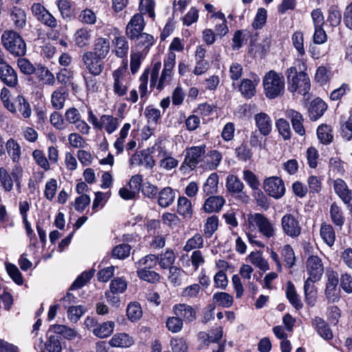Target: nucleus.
I'll return each mask as SVG.
<instances>
[{
	"label": "nucleus",
	"instance_id": "nucleus-1",
	"mask_svg": "<svg viewBox=\"0 0 352 352\" xmlns=\"http://www.w3.org/2000/svg\"><path fill=\"white\" fill-rule=\"evenodd\" d=\"M175 60L176 54L173 52H169L164 60V67L160 77L159 73L162 67L161 62L158 61L153 64L151 73V87L156 86L157 90L162 91L170 83L176 63Z\"/></svg>",
	"mask_w": 352,
	"mask_h": 352
},
{
	"label": "nucleus",
	"instance_id": "nucleus-2",
	"mask_svg": "<svg viewBox=\"0 0 352 352\" xmlns=\"http://www.w3.org/2000/svg\"><path fill=\"white\" fill-rule=\"evenodd\" d=\"M288 84V90L292 93L298 91L305 96L310 90V80L307 73L303 71L298 72L294 66L290 67L285 71Z\"/></svg>",
	"mask_w": 352,
	"mask_h": 352
},
{
	"label": "nucleus",
	"instance_id": "nucleus-3",
	"mask_svg": "<svg viewBox=\"0 0 352 352\" xmlns=\"http://www.w3.org/2000/svg\"><path fill=\"white\" fill-rule=\"evenodd\" d=\"M263 85L265 96L270 99H274L284 93V76L281 73L270 70L264 76Z\"/></svg>",
	"mask_w": 352,
	"mask_h": 352
},
{
	"label": "nucleus",
	"instance_id": "nucleus-4",
	"mask_svg": "<svg viewBox=\"0 0 352 352\" xmlns=\"http://www.w3.org/2000/svg\"><path fill=\"white\" fill-rule=\"evenodd\" d=\"M1 43L14 57H22L26 54V43L21 36L14 30H5L1 35Z\"/></svg>",
	"mask_w": 352,
	"mask_h": 352
},
{
	"label": "nucleus",
	"instance_id": "nucleus-5",
	"mask_svg": "<svg viewBox=\"0 0 352 352\" xmlns=\"http://www.w3.org/2000/svg\"><path fill=\"white\" fill-rule=\"evenodd\" d=\"M250 227H256L265 237L270 239L276 234V228L274 224L263 214L254 213L248 217Z\"/></svg>",
	"mask_w": 352,
	"mask_h": 352
},
{
	"label": "nucleus",
	"instance_id": "nucleus-6",
	"mask_svg": "<svg viewBox=\"0 0 352 352\" xmlns=\"http://www.w3.org/2000/svg\"><path fill=\"white\" fill-rule=\"evenodd\" d=\"M206 148L205 144L187 148L180 169L185 167H188L190 170L195 169L199 163L204 161L206 157Z\"/></svg>",
	"mask_w": 352,
	"mask_h": 352
},
{
	"label": "nucleus",
	"instance_id": "nucleus-7",
	"mask_svg": "<svg viewBox=\"0 0 352 352\" xmlns=\"http://www.w3.org/2000/svg\"><path fill=\"white\" fill-rule=\"evenodd\" d=\"M280 226L283 233L292 239L301 234L302 227L298 219L292 214H285L280 219Z\"/></svg>",
	"mask_w": 352,
	"mask_h": 352
},
{
	"label": "nucleus",
	"instance_id": "nucleus-8",
	"mask_svg": "<svg viewBox=\"0 0 352 352\" xmlns=\"http://www.w3.org/2000/svg\"><path fill=\"white\" fill-rule=\"evenodd\" d=\"M31 11L36 19L45 26L55 29L58 26L56 19L40 3H34Z\"/></svg>",
	"mask_w": 352,
	"mask_h": 352
},
{
	"label": "nucleus",
	"instance_id": "nucleus-9",
	"mask_svg": "<svg viewBox=\"0 0 352 352\" xmlns=\"http://www.w3.org/2000/svg\"><path fill=\"white\" fill-rule=\"evenodd\" d=\"M82 61L89 74L93 76H99L104 70L103 58L95 56L91 51H87L82 54Z\"/></svg>",
	"mask_w": 352,
	"mask_h": 352
},
{
	"label": "nucleus",
	"instance_id": "nucleus-10",
	"mask_svg": "<svg viewBox=\"0 0 352 352\" xmlns=\"http://www.w3.org/2000/svg\"><path fill=\"white\" fill-rule=\"evenodd\" d=\"M263 188L268 195L276 199L281 198L285 193V187L283 179L276 176L265 179Z\"/></svg>",
	"mask_w": 352,
	"mask_h": 352
},
{
	"label": "nucleus",
	"instance_id": "nucleus-11",
	"mask_svg": "<svg viewBox=\"0 0 352 352\" xmlns=\"http://www.w3.org/2000/svg\"><path fill=\"white\" fill-rule=\"evenodd\" d=\"M123 68H119L115 70L113 73V92L116 95L119 97H122L125 96L127 93L129 89L128 82L124 78L123 69H126L128 67L127 60H123Z\"/></svg>",
	"mask_w": 352,
	"mask_h": 352
},
{
	"label": "nucleus",
	"instance_id": "nucleus-12",
	"mask_svg": "<svg viewBox=\"0 0 352 352\" xmlns=\"http://www.w3.org/2000/svg\"><path fill=\"white\" fill-rule=\"evenodd\" d=\"M0 80L9 87H15L18 85V76L16 72L1 56Z\"/></svg>",
	"mask_w": 352,
	"mask_h": 352
},
{
	"label": "nucleus",
	"instance_id": "nucleus-13",
	"mask_svg": "<svg viewBox=\"0 0 352 352\" xmlns=\"http://www.w3.org/2000/svg\"><path fill=\"white\" fill-rule=\"evenodd\" d=\"M145 26V22L142 14H134L126 27L125 34L131 40H135L139 34L142 33Z\"/></svg>",
	"mask_w": 352,
	"mask_h": 352
},
{
	"label": "nucleus",
	"instance_id": "nucleus-14",
	"mask_svg": "<svg viewBox=\"0 0 352 352\" xmlns=\"http://www.w3.org/2000/svg\"><path fill=\"white\" fill-rule=\"evenodd\" d=\"M307 271L310 279L314 281L319 280L324 272L322 261L318 256H309L306 262Z\"/></svg>",
	"mask_w": 352,
	"mask_h": 352
},
{
	"label": "nucleus",
	"instance_id": "nucleus-15",
	"mask_svg": "<svg viewBox=\"0 0 352 352\" xmlns=\"http://www.w3.org/2000/svg\"><path fill=\"white\" fill-rule=\"evenodd\" d=\"M327 274V283L325 289V296L329 300L336 302L339 300L337 292V286L339 282L338 274L334 271H329Z\"/></svg>",
	"mask_w": 352,
	"mask_h": 352
},
{
	"label": "nucleus",
	"instance_id": "nucleus-16",
	"mask_svg": "<svg viewBox=\"0 0 352 352\" xmlns=\"http://www.w3.org/2000/svg\"><path fill=\"white\" fill-rule=\"evenodd\" d=\"M336 193L346 204L352 212V190L349 189L346 183L341 179H337L333 182Z\"/></svg>",
	"mask_w": 352,
	"mask_h": 352
},
{
	"label": "nucleus",
	"instance_id": "nucleus-17",
	"mask_svg": "<svg viewBox=\"0 0 352 352\" xmlns=\"http://www.w3.org/2000/svg\"><path fill=\"white\" fill-rule=\"evenodd\" d=\"M173 310L175 315L179 316L183 322H192L196 320V311L189 305L177 304L173 306Z\"/></svg>",
	"mask_w": 352,
	"mask_h": 352
},
{
	"label": "nucleus",
	"instance_id": "nucleus-18",
	"mask_svg": "<svg viewBox=\"0 0 352 352\" xmlns=\"http://www.w3.org/2000/svg\"><path fill=\"white\" fill-rule=\"evenodd\" d=\"M151 152H155L157 151L159 152V155L163 157L160 162V167L166 170H170L177 166L178 161L176 159L168 156L166 151L162 146L160 143H155V145L151 147Z\"/></svg>",
	"mask_w": 352,
	"mask_h": 352
},
{
	"label": "nucleus",
	"instance_id": "nucleus-19",
	"mask_svg": "<svg viewBox=\"0 0 352 352\" xmlns=\"http://www.w3.org/2000/svg\"><path fill=\"white\" fill-rule=\"evenodd\" d=\"M286 116L290 120L294 131L299 135H304L305 129L303 126L304 118L302 115L297 111L289 109L286 111Z\"/></svg>",
	"mask_w": 352,
	"mask_h": 352
},
{
	"label": "nucleus",
	"instance_id": "nucleus-20",
	"mask_svg": "<svg viewBox=\"0 0 352 352\" xmlns=\"http://www.w3.org/2000/svg\"><path fill=\"white\" fill-rule=\"evenodd\" d=\"M256 126L261 135H268L272 129V120L265 113L261 112L254 116Z\"/></svg>",
	"mask_w": 352,
	"mask_h": 352
},
{
	"label": "nucleus",
	"instance_id": "nucleus-21",
	"mask_svg": "<svg viewBox=\"0 0 352 352\" xmlns=\"http://www.w3.org/2000/svg\"><path fill=\"white\" fill-rule=\"evenodd\" d=\"M259 83V78L256 76L253 80L244 78L242 80L239 90L246 98H251L256 94V87Z\"/></svg>",
	"mask_w": 352,
	"mask_h": 352
},
{
	"label": "nucleus",
	"instance_id": "nucleus-22",
	"mask_svg": "<svg viewBox=\"0 0 352 352\" xmlns=\"http://www.w3.org/2000/svg\"><path fill=\"white\" fill-rule=\"evenodd\" d=\"M68 96V91L65 87H60L54 90L51 96V102L52 107L60 110L64 107L66 98Z\"/></svg>",
	"mask_w": 352,
	"mask_h": 352
},
{
	"label": "nucleus",
	"instance_id": "nucleus-23",
	"mask_svg": "<svg viewBox=\"0 0 352 352\" xmlns=\"http://www.w3.org/2000/svg\"><path fill=\"white\" fill-rule=\"evenodd\" d=\"M110 51V42L108 38L99 37L96 39L92 54L102 58H105Z\"/></svg>",
	"mask_w": 352,
	"mask_h": 352
},
{
	"label": "nucleus",
	"instance_id": "nucleus-24",
	"mask_svg": "<svg viewBox=\"0 0 352 352\" xmlns=\"http://www.w3.org/2000/svg\"><path fill=\"white\" fill-rule=\"evenodd\" d=\"M175 199V190L170 187H165L158 193L157 203L162 208H167L174 202Z\"/></svg>",
	"mask_w": 352,
	"mask_h": 352
},
{
	"label": "nucleus",
	"instance_id": "nucleus-25",
	"mask_svg": "<svg viewBox=\"0 0 352 352\" xmlns=\"http://www.w3.org/2000/svg\"><path fill=\"white\" fill-rule=\"evenodd\" d=\"M285 294L291 305L296 310H300L302 308L303 304L296 292L294 285L291 281H288L286 284Z\"/></svg>",
	"mask_w": 352,
	"mask_h": 352
},
{
	"label": "nucleus",
	"instance_id": "nucleus-26",
	"mask_svg": "<svg viewBox=\"0 0 352 352\" xmlns=\"http://www.w3.org/2000/svg\"><path fill=\"white\" fill-rule=\"evenodd\" d=\"M112 43L114 46L113 52H115L117 57L124 58L127 56L129 49V43L124 36H116L113 39Z\"/></svg>",
	"mask_w": 352,
	"mask_h": 352
},
{
	"label": "nucleus",
	"instance_id": "nucleus-27",
	"mask_svg": "<svg viewBox=\"0 0 352 352\" xmlns=\"http://www.w3.org/2000/svg\"><path fill=\"white\" fill-rule=\"evenodd\" d=\"M119 119L111 115L104 114L100 116V129H104L109 134L115 132L119 126Z\"/></svg>",
	"mask_w": 352,
	"mask_h": 352
},
{
	"label": "nucleus",
	"instance_id": "nucleus-28",
	"mask_svg": "<svg viewBox=\"0 0 352 352\" xmlns=\"http://www.w3.org/2000/svg\"><path fill=\"white\" fill-rule=\"evenodd\" d=\"M13 162H19L21 155V147L13 138H10L6 143L5 149Z\"/></svg>",
	"mask_w": 352,
	"mask_h": 352
},
{
	"label": "nucleus",
	"instance_id": "nucleus-29",
	"mask_svg": "<svg viewBox=\"0 0 352 352\" xmlns=\"http://www.w3.org/2000/svg\"><path fill=\"white\" fill-rule=\"evenodd\" d=\"M320 235L322 241L329 247H332L336 241V232L333 226L323 223L320 229Z\"/></svg>",
	"mask_w": 352,
	"mask_h": 352
},
{
	"label": "nucleus",
	"instance_id": "nucleus-30",
	"mask_svg": "<svg viewBox=\"0 0 352 352\" xmlns=\"http://www.w3.org/2000/svg\"><path fill=\"white\" fill-rule=\"evenodd\" d=\"M225 200L219 196H211L206 201L203 209L206 212H219L224 205Z\"/></svg>",
	"mask_w": 352,
	"mask_h": 352
},
{
	"label": "nucleus",
	"instance_id": "nucleus-31",
	"mask_svg": "<svg viewBox=\"0 0 352 352\" xmlns=\"http://www.w3.org/2000/svg\"><path fill=\"white\" fill-rule=\"evenodd\" d=\"M327 109V105L322 99L316 98L310 104L309 115L311 118L317 120L324 114Z\"/></svg>",
	"mask_w": 352,
	"mask_h": 352
},
{
	"label": "nucleus",
	"instance_id": "nucleus-32",
	"mask_svg": "<svg viewBox=\"0 0 352 352\" xmlns=\"http://www.w3.org/2000/svg\"><path fill=\"white\" fill-rule=\"evenodd\" d=\"M38 80L46 85L52 86L55 83L54 74L45 66L38 65L34 73Z\"/></svg>",
	"mask_w": 352,
	"mask_h": 352
},
{
	"label": "nucleus",
	"instance_id": "nucleus-33",
	"mask_svg": "<svg viewBox=\"0 0 352 352\" xmlns=\"http://www.w3.org/2000/svg\"><path fill=\"white\" fill-rule=\"evenodd\" d=\"M177 212L185 219H190L193 210L190 200L186 197H179L177 201Z\"/></svg>",
	"mask_w": 352,
	"mask_h": 352
},
{
	"label": "nucleus",
	"instance_id": "nucleus-34",
	"mask_svg": "<svg viewBox=\"0 0 352 352\" xmlns=\"http://www.w3.org/2000/svg\"><path fill=\"white\" fill-rule=\"evenodd\" d=\"M226 187L229 192L239 194L243 191L245 186L236 175H229L226 178Z\"/></svg>",
	"mask_w": 352,
	"mask_h": 352
},
{
	"label": "nucleus",
	"instance_id": "nucleus-35",
	"mask_svg": "<svg viewBox=\"0 0 352 352\" xmlns=\"http://www.w3.org/2000/svg\"><path fill=\"white\" fill-rule=\"evenodd\" d=\"M340 135L343 139L349 141L352 139V109L349 111V116L346 119L341 118L340 121Z\"/></svg>",
	"mask_w": 352,
	"mask_h": 352
},
{
	"label": "nucleus",
	"instance_id": "nucleus-36",
	"mask_svg": "<svg viewBox=\"0 0 352 352\" xmlns=\"http://www.w3.org/2000/svg\"><path fill=\"white\" fill-rule=\"evenodd\" d=\"M15 107L16 112H19L22 118L26 119L29 118L32 115V109L30 103L22 96H18L15 99Z\"/></svg>",
	"mask_w": 352,
	"mask_h": 352
},
{
	"label": "nucleus",
	"instance_id": "nucleus-37",
	"mask_svg": "<svg viewBox=\"0 0 352 352\" xmlns=\"http://www.w3.org/2000/svg\"><path fill=\"white\" fill-rule=\"evenodd\" d=\"M316 281H314L313 280L310 279V278H308L305 281L304 284L305 301L307 303V305L310 306H314L316 302V296L317 292L314 285V283Z\"/></svg>",
	"mask_w": 352,
	"mask_h": 352
},
{
	"label": "nucleus",
	"instance_id": "nucleus-38",
	"mask_svg": "<svg viewBox=\"0 0 352 352\" xmlns=\"http://www.w3.org/2000/svg\"><path fill=\"white\" fill-rule=\"evenodd\" d=\"M91 30L87 28H80L74 34V42L78 47L87 46L90 43Z\"/></svg>",
	"mask_w": 352,
	"mask_h": 352
},
{
	"label": "nucleus",
	"instance_id": "nucleus-39",
	"mask_svg": "<svg viewBox=\"0 0 352 352\" xmlns=\"http://www.w3.org/2000/svg\"><path fill=\"white\" fill-rule=\"evenodd\" d=\"M133 343L132 338L126 333L115 334L109 341V344L113 347H129Z\"/></svg>",
	"mask_w": 352,
	"mask_h": 352
},
{
	"label": "nucleus",
	"instance_id": "nucleus-40",
	"mask_svg": "<svg viewBox=\"0 0 352 352\" xmlns=\"http://www.w3.org/2000/svg\"><path fill=\"white\" fill-rule=\"evenodd\" d=\"M329 214L333 223L336 226L342 228L344 223L345 219L341 208L336 203L331 204L329 210Z\"/></svg>",
	"mask_w": 352,
	"mask_h": 352
},
{
	"label": "nucleus",
	"instance_id": "nucleus-41",
	"mask_svg": "<svg viewBox=\"0 0 352 352\" xmlns=\"http://www.w3.org/2000/svg\"><path fill=\"white\" fill-rule=\"evenodd\" d=\"M218 184V175L215 173L210 174L203 186V191L206 195L216 194L217 192Z\"/></svg>",
	"mask_w": 352,
	"mask_h": 352
},
{
	"label": "nucleus",
	"instance_id": "nucleus-42",
	"mask_svg": "<svg viewBox=\"0 0 352 352\" xmlns=\"http://www.w3.org/2000/svg\"><path fill=\"white\" fill-rule=\"evenodd\" d=\"M56 4L62 17L67 21H70L74 16L72 3L68 0H58Z\"/></svg>",
	"mask_w": 352,
	"mask_h": 352
},
{
	"label": "nucleus",
	"instance_id": "nucleus-43",
	"mask_svg": "<svg viewBox=\"0 0 352 352\" xmlns=\"http://www.w3.org/2000/svg\"><path fill=\"white\" fill-rule=\"evenodd\" d=\"M11 19L17 29H22L26 25V14L18 7H13L11 12Z\"/></svg>",
	"mask_w": 352,
	"mask_h": 352
},
{
	"label": "nucleus",
	"instance_id": "nucleus-44",
	"mask_svg": "<svg viewBox=\"0 0 352 352\" xmlns=\"http://www.w3.org/2000/svg\"><path fill=\"white\" fill-rule=\"evenodd\" d=\"M114 322L112 321L104 322L93 329L94 334L100 338L109 336L113 331Z\"/></svg>",
	"mask_w": 352,
	"mask_h": 352
},
{
	"label": "nucleus",
	"instance_id": "nucleus-45",
	"mask_svg": "<svg viewBox=\"0 0 352 352\" xmlns=\"http://www.w3.org/2000/svg\"><path fill=\"white\" fill-rule=\"evenodd\" d=\"M52 330H53L54 333H56L60 336H63L65 338L70 340L74 339L78 335L77 332L74 329L65 325L57 324L52 326L50 327L49 331Z\"/></svg>",
	"mask_w": 352,
	"mask_h": 352
},
{
	"label": "nucleus",
	"instance_id": "nucleus-46",
	"mask_svg": "<svg viewBox=\"0 0 352 352\" xmlns=\"http://www.w3.org/2000/svg\"><path fill=\"white\" fill-rule=\"evenodd\" d=\"M158 263L162 269H168L173 266V264L175 261V255L172 250H166L164 253L159 254L157 256Z\"/></svg>",
	"mask_w": 352,
	"mask_h": 352
},
{
	"label": "nucleus",
	"instance_id": "nucleus-47",
	"mask_svg": "<svg viewBox=\"0 0 352 352\" xmlns=\"http://www.w3.org/2000/svg\"><path fill=\"white\" fill-rule=\"evenodd\" d=\"M61 337L58 334L50 335L45 343V349L47 352H61Z\"/></svg>",
	"mask_w": 352,
	"mask_h": 352
},
{
	"label": "nucleus",
	"instance_id": "nucleus-48",
	"mask_svg": "<svg viewBox=\"0 0 352 352\" xmlns=\"http://www.w3.org/2000/svg\"><path fill=\"white\" fill-rule=\"evenodd\" d=\"M317 135L320 142L323 144H330L333 138L331 128L326 124L318 126L317 129Z\"/></svg>",
	"mask_w": 352,
	"mask_h": 352
},
{
	"label": "nucleus",
	"instance_id": "nucleus-49",
	"mask_svg": "<svg viewBox=\"0 0 352 352\" xmlns=\"http://www.w3.org/2000/svg\"><path fill=\"white\" fill-rule=\"evenodd\" d=\"M213 301L219 306L230 307L233 303V297L226 292H217L212 296Z\"/></svg>",
	"mask_w": 352,
	"mask_h": 352
},
{
	"label": "nucleus",
	"instance_id": "nucleus-50",
	"mask_svg": "<svg viewBox=\"0 0 352 352\" xmlns=\"http://www.w3.org/2000/svg\"><path fill=\"white\" fill-rule=\"evenodd\" d=\"M204 247V239L202 236L197 233L193 236L187 240L184 250L185 252H190L195 249H200Z\"/></svg>",
	"mask_w": 352,
	"mask_h": 352
},
{
	"label": "nucleus",
	"instance_id": "nucleus-51",
	"mask_svg": "<svg viewBox=\"0 0 352 352\" xmlns=\"http://www.w3.org/2000/svg\"><path fill=\"white\" fill-rule=\"evenodd\" d=\"M131 250V245L126 243H122L113 248L111 254L115 258L123 260L129 256Z\"/></svg>",
	"mask_w": 352,
	"mask_h": 352
},
{
	"label": "nucleus",
	"instance_id": "nucleus-52",
	"mask_svg": "<svg viewBox=\"0 0 352 352\" xmlns=\"http://www.w3.org/2000/svg\"><path fill=\"white\" fill-rule=\"evenodd\" d=\"M249 259L254 265L264 272L270 269L268 262L259 252H251L249 255Z\"/></svg>",
	"mask_w": 352,
	"mask_h": 352
},
{
	"label": "nucleus",
	"instance_id": "nucleus-53",
	"mask_svg": "<svg viewBox=\"0 0 352 352\" xmlns=\"http://www.w3.org/2000/svg\"><path fill=\"white\" fill-rule=\"evenodd\" d=\"M219 226V219L217 216L212 215L206 219L204 224V232L207 238H210L214 232L217 230Z\"/></svg>",
	"mask_w": 352,
	"mask_h": 352
},
{
	"label": "nucleus",
	"instance_id": "nucleus-54",
	"mask_svg": "<svg viewBox=\"0 0 352 352\" xmlns=\"http://www.w3.org/2000/svg\"><path fill=\"white\" fill-rule=\"evenodd\" d=\"M157 263V257L155 254H148L139 260L136 266L138 269H153Z\"/></svg>",
	"mask_w": 352,
	"mask_h": 352
},
{
	"label": "nucleus",
	"instance_id": "nucleus-55",
	"mask_svg": "<svg viewBox=\"0 0 352 352\" xmlns=\"http://www.w3.org/2000/svg\"><path fill=\"white\" fill-rule=\"evenodd\" d=\"M137 274L140 279L149 283H154L160 279V275L151 269L140 268L138 269Z\"/></svg>",
	"mask_w": 352,
	"mask_h": 352
},
{
	"label": "nucleus",
	"instance_id": "nucleus-56",
	"mask_svg": "<svg viewBox=\"0 0 352 352\" xmlns=\"http://www.w3.org/2000/svg\"><path fill=\"white\" fill-rule=\"evenodd\" d=\"M126 315L133 322L138 320L142 315V309L138 302H130L126 309Z\"/></svg>",
	"mask_w": 352,
	"mask_h": 352
},
{
	"label": "nucleus",
	"instance_id": "nucleus-57",
	"mask_svg": "<svg viewBox=\"0 0 352 352\" xmlns=\"http://www.w3.org/2000/svg\"><path fill=\"white\" fill-rule=\"evenodd\" d=\"M281 255L283 257L285 265L288 268H291L294 265L296 258L294 252L290 245L287 244L283 246Z\"/></svg>",
	"mask_w": 352,
	"mask_h": 352
},
{
	"label": "nucleus",
	"instance_id": "nucleus-58",
	"mask_svg": "<svg viewBox=\"0 0 352 352\" xmlns=\"http://www.w3.org/2000/svg\"><path fill=\"white\" fill-rule=\"evenodd\" d=\"M13 181L12 175L11 176L5 168H0V182L6 191L10 192L12 190Z\"/></svg>",
	"mask_w": 352,
	"mask_h": 352
},
{
	"label": "nucleus",
	"instance_id": "nucleus-59",
	"mask_svg": "<svg viewBox=\"0 0 352 352\" xmlns=\"http://www.w3.org/2000/svg\"><path fill=\"white\" fill-rule=\"evenodd\" d=\"M276 126L278 131V133L284 140H289L291 138V129L289 122L283 119L280 118L276 122Z\"/></svg>",
	"mask_w": 352,
	"mask_h": 352
},
{
	"label": "nucleus",
	"instance_id": "nucleus-60",
	"mask_svg": "<svg viewBox=\"0 0 352 352\" xmlns=\"http://www.w3.org/2000/svg\"><path fill=\"white\" fill-rule=\"evenodd\" d=\"M243 179L252 190H258L260 182L258 177L250 170L243 171Z\"/></svg>",
	"mask_w": 352,
	"mask_h": 352
},
{
	"label": "nucleus",
	"instance_id": "nucleus-61",
	"mask_svg": "<svg viewBox=\"0 0 352 352\" xmlns=\"http://www.w3.org/2000/svg\"><path fill=\"white\" fill-rule=\"evenodd\" d=\"M168 270L169 275L168 276V278L169 281L175 285H181L184 272L181 268L176 266L169 267Z\"/></svg>",
	"mask_w": 352,
	"mask_h": 352
},
{
	"label": "nucleus",
	"instance_id": "nucleus-62",
	"mask_svg": "<svg viewBox=\"0 0 352 352\" xmlns=\"http://www.w3.org/2000/svg\"><path fill=\"white\" fill-rule=\"evenodd\" d=\"M235 155L237 159L242 162L251 160L252 153L247 144H242L235 148Z\"/></svg>",
	"mask_w": 352,
	"mask_h": 352
},
{
	"label": "nucleus",
	"instance_id": "nucleus-63",
	"mask_svg": "<svg viewBox=\"0 0 352 352\" xmlns=\"http://www.w3.org/2000/svg\"><path fill=\"white\" fill-rule=\"evenodd\" d=\"M93 276L91 272H84L77 277L75 281L70 286V290H74L81 288L84 286Z\"/></svg>",
	"mask_w": 352,
	"mask_h": 352
},
{
	"label": "nucleus",
	"instance_id": "nucleus-64",
	"mask_svg": "<svg viewBox=\"0 0 352 352\" xmlns=\"http://www.w3.org/2000/svg\"><path fill=\"white\" fill-rule=\"evenodd\" d=\"M135 40L137 42V45L144 47L145 49H148L153 45L154 38L152 35L142 32L135 37Z\"/></svg>",
	"mask_w": 352,
	"mask_h": 352
}]
</instances>
